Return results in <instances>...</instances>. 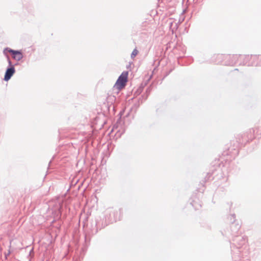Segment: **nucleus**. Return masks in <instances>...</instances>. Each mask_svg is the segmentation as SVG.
I'll use <instances>...</instances> for the list:
<instances>
[{"mask_svg": "<svg viewBox=\"0 0 261 261\" xmlns=\"http://www.w3.org/2000/svg\"><path fill=\"white\" fill-rule=\"evenodd\" d=\"M128 71H123L120 76L118 77L116 82L115 83V86L118 89L119 92L120 90L124 88L128 81Z\"/></svg>", "mask_w": 261, "mask_h": 261, "instance_id": "obj_1", "label": "nucleus"}, {"mask_svg": "<svg viewBox=\"0 0 261 261\" xmlns=\"http://www.w3.org/2000/svg\"><path fill=\"white\" fill-rule=\"evenodd\" d=\"M6 51L11 54L12 55V58L17 61H20L23 57L22 52L20 50H13L10 48L7 47L4 49L3 51L4 54H6Z\"/></svg>", "mask_w": 261, "mask_h": 261, "instance_id": "obj_2", "label": "nucleus"}, {"mask_svg": "<svg viewBox=\"0 0 261 261\" xmlns=\"http://www.w3.org/2000/svg\"><path fill=\"white\" fill-rule=\"evenodd\" d=\"M15 70L13 66L8 67L5 72L4 80L9 81L15 73Z\"/></svg>", "mask_w": 261, "mask_h": 261, "instance_id": "obj_3", "label": "nucleus"}, {"mask_svg": "<svg viewBox=\"0 0 261 261\" xmlns=\"http://www.w3.org/2000/svg\"><path fill=\"white\" fill-rule=\"evenodd\" d=\"M138 54V50L135 48L133 50L132 54H131V57L132 58H135Z\"/></svg>", "mask_w": 261, "mask_h": 261, "instance_id": "obj_4", "label": "nucleus"}, {"mask_svg": "<svg viewBox=\"0 0 261 261\" xmlns=\"http://www.w3.org/2000/svg\"><path fill=\"white\" fill-rule=\"evenodd\" d=\"M5 55H6V57H7V58L8 62V63H9V66H10V67H11V66H13V65H12V62H11V60H10V58H9V56H8V55H6V54Z\"/></svg>", "mask_w": 261, "mask_h": 261, "instance_id": "obj_5", "label": "nucleus"}, {"mask_svg": "<svg viewBox=\"0 0 261 261\" xmlns=\"http://www.w3.org/2000/svg\"><path fill=\"white\" fill-rule=\"evenodd\" d=\"M114 129V125L112 126L111 132H113Z\"/></svg>", "mask_w": 261, "mask_h": 261, "instance_id": "obj_6", "label": "nucleus"}, {"mask_svg": "<svg viewBox=\"0 0 261 261\" xmlns=\"http://www.w3.org/2000/svg\"><path fill=\"white\" fill-rule=\"evenodd\" d=\"M112 109H113V111H114V106H113Z\"/></svg>", "mask_w": 261, "mask_h": 261, "instance_id": "obj_7", "label": "nucleus"}]
</instances>
